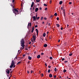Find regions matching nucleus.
Here are the masks:
<instances>
[{
  "mask_svg": "<svg viewBox=\"0 0 79 79\" xmlns=\"http://www.w3.org/2000/svg\"><path fill=\"white\" fill-rule=\"evenodd\" d=\"M56 76L55 75V76H54V78H56Z\"/></svg>",
  "mask_w": 79,
  "mask_h": 79,
  "instance_id": "obj_37",
  "label": "nucleus"
},
{
  "mask_svg": "<svg viewBox=\"0 0 79 79\" xmlns=\"http://www.w3.org/2000/svg\"><path fill=\"white\" fill-rule=\"evenodd\" d=\"M60 42V40H59L58 41V42Z\"/></svg>",
  "mask_w": 79,
  "mask_h": 79,
  "instance_id": "obj_56",
  "label": "nucleus"
},
{
  "mask_svg": "<svg viewBox=\"0 0 79 79\" xmlns=\"http://www.w3.org/2000/svg\"><path fill=\"white\" fill-rule=\"evenodd\" d=\"M13 66L14 65H11H11L10 66V68H12L13 67Z\"/></svg>",
  "mask_w": 79,
  "mask_h": 79,
  "instance_id": "obj_14",
  "label": "nucleus"
},
{
  "mask_svg": "<svg viewBox=\"0 0 79 79\" xmlns=\"http://www.w3.org/2000/svg\"><path fill=\"white\" fill-rule=\"evenodd\" d=\"M16 59H18V57L17 56L15 57Z\"/></svg>",
  "mask_w": 79,
  "mask_h": 79,
  "instance_id": "obj_58",
  "label": "nucleus"
},
{
  "mask_svg": "<svg viewBox=\"0 0 79 79\" xmlns=\"http://www.w3.org/2000/svg\"><path fill=\"white\" fill-rule=\"evenodd\" d=\"M39 10V9L38 8H36L35 9V12H37V11H38V10Z\"/></svg>",
  "mask_w": 79,
  "mask_h": 79,
  "instance_id": "obj_11",
  "label": "nucleus"
},
{
  "mask_svg": "<svg viewBox=\"0 0 79 79\" xmlns=\"http://www.w3.org/2000/svg\"><path fill=\"white\" fill-rule=\"evenodd\" d=\"M35 31H36V35H38V34H39V31L38 30V29H35Z\"/></svg>",
  "mask_w": 79,
  "mask_h": 79,
  "instance_id": "obj_7",
  "label": "nucleus"
},
{
  "mask_svg": "<svg viewBox=\"0 0 79 79\" xmlns=\"http://www.w3.org/2000/svg\"><path fill=\"white\" fill-rule=\"evenodd\" d=\"M14 10L13 11L14 13H15V15H18V13L19 12V11H18V10L16 9H14Z\"/></svg>",
  "mask_w": 79,
  "mask_h": 79,
  "instance_id": "obj_2",
  "label": "nucleus"
},
{
  "mask_svg": "<svg viewBox=\"0 0 79 79\" xmlns=\"http://www.w3.org/2000/svg\"><path fill=\"white\" fill-rule=\"evenodd\" d=\"M34 4V2H32V3L31 5V7H33Z\"/></svg>",
  "mask_w": 79,
  "mask_h": 79,
  "instance_id": "obj_9",
  "label": "nucleus"
},
{
  "mask_svg": "<svg viewBox=\"0 0 79 79\" xmlns=\"http://www.w3.org/2000/svg\"><path fill=\"white\" fill-rule=\"evenodd\" d=\"M36 1L37 2H38V0H36Z\"/></svg>",
  "mask_w": 79,
  "mask_h": 79,
  "instance_id": "obj_64",
  "label": "nucleus"
},
{
  "mask_svg": "<svg viewBox=\"0 0 79 79\" xmlns=\"http://www.w3.org/2000/svg\"><path fill=\"white\" fill-rule=\"evenodd\" d=\"M43 19H44V17H42L41 18L40 20H42Z\"/></svg>",
  "mask_w": 79,
  "mask_h": 79,
  "instance_id": "obj_28",
  "label": "nucleus"
},
{
  "mask_svg": "<svg viewBox=\"0 0 79 79\" xmlns=\"http://www.w3.org/2000/svg\"><path fill=\"white\" fill-rule=\"evenodd\" d=\"M35 8V7H33V10H34V8Z\"/></svg>",
  "mask_w": 79,
  "mask_h": 79,
  "instance_id": "obj_51",
  "label": "nucleus"
},
{
  "mask_svg": "<svg viewBox=\"0 0 79 79\" xmlns=\"http://www.w3.org/2000/svg\"><path fill=\"white\" fill-rule=\"evenodd\" d=\"M64 16L65 17V16H66V14H65V12H64Z\"/></svg>",
  "mask_w": 79,
  "mask_h": 79,
  "instance_id": "obj_30",
  "label": "nucleus"
},
{
  "mask_svg": "<svg viewBox=\"0 0 79 79\" xmlns=\"http://www.w3.org/2000/svg\"><path fill=\"white\" fill-rule=\"evenodd\" d=\"M18 52H19V53H21V52H20V50H19L18 51Z\"/></svg>",
  "mask_w": 79,
  "mask_h": 79,
  "instance_id": "obj_33",
  "label": "nucleus"
},
{
  "mask_svg": "<svg viewBox=\"0 0 79 79\" xmlns=\"http://www.w3.org/2000/svg\"><path fill=\"white\" fill-rule=\"evenodd\" d=\"M45 10H47V7H46L45 8Z\"/></svg>",
  "mask_w": 79,
  "mask_h": 79,
  "instance_id": "obj_40",
  "label": "nucleus"
},
{
  "mask_svg": "<svg viewBox=\"0 0 79 79\" xmlns=\"http://www.w3.org/2000/svg\"><path fill=\"white\" fill-rule=\"evenodd\" d=\"M49 40H50V39H51V36H49Z\"/></svg>",
  "mask_w": 79,
  "mask_h": 79,
  "instance_id": "obj_32",
  "label": "nucleus"
},
{
  "mask_svg": "<svg viewBox=\"0 0 79 79\" xmlns=\"http://www.w3.org/2000/svg\"><path fill=\"white\" fill-rule=\"evenodd\" d=\"M12 3H14L15 2V0H12Z\"/></svg>",
  "mask_w": 79,
  "mask_h": 79,
  "instance_id": "obj_43",
  "label": "nucleus"
},
{
  "mask_svg": "<svg viewBox=\"0 0 79 79\" xmlns=\"http://www.w3.org/2000/svg\"><path fill=\"white\" fill-rule=\"evenodd\" d=\"M57 20H59V18L58 17L57 18Z\"/></svg>",
  "mask_w": 79,
  "mask_h": 79,
  "instance_id": "obj_44",
  "label": "nucleus"
},
{
  "mask_svg": "<svg viewBox=\"0 0 79 79\" xmlns=\"http://www.w3.org/2000/svg\"><path fill=\"white\" fill-rule=\"evenodd\" d=\"M52 0H51L50 1V4H51V3H52Z\"/></svg>",
  "mask_w": 79,
  "mask_h": 79,
  "instance_id": "obj_38",
  "label": "nucleus"
},
{
  "mask_svg": "<svg viewBox=\"0 0 79 79\" xmlns=\"http://www.w3.org/2000/svg\"><path fill=\"white\" fill-rule=\"evenodd\" d=\"M6 72L7 74H9L10 73V69H7L6 70Z\"/></svg>",
  "mask_w": 79,
  "mask_h": 79,
  "instance_id": "obj_4",
  "label": "nucleus"
},
{
  "mask_svg": "<svg viewBox=\"0 0 79 79\" xmlns=\"http://www.w3.org/2000/svg\"><path fill=\"white\" fill-rule=\"evenodd\" d=\"M69 5H71V4H72V2H69Z\"/></svg>",
  "mask_w": 79,
  "mask_h": 79,
  "instance_id": "obj_42",
  "label": "nucleus"
},
{
  "mask_svg": "<svg viewBox=\"0 0 79 79\" xmlns=\"http://www.w3.org/2000/svg\"><path fill=\"white\" fill-rule=\"evenodd\" d=\"M44 47H47V45L46 44H45L44 45Z\"/></svg>",
  "mask_w": 79,
  "mask_h": 79,
  "instance_id": "obj_19",
  "label": "nucleus"
},
{
  "mask_svg": "<svg viewBox=\"0 0 79 79\" xmlns=\"http://www.w3.org/2000/svg\"><path fill=\"white\" fill-rule=\"evenodd\" d=\"M26 56V55L25 54H23V56Z\"/></svg>",
  "mask_w": 79,
  "mask_h": 79,
  "instance_id": "obj_52",
  "label": "nucleus"
},
{
  "mask_svg": "<svg viewBox=\"0 0 79 79\" xmlns=\"http://www.w3.org/2000/svg\"><path fill=\"white\" fill-rule=\"evenodd\" d=\"M29 26L30 27H31V23H28L27 27H29Z\"/></svg>",
  "mask_w": 79,
  "mask_h": 79,
  "instance_id": "obj_8",
  "label": "nucleus"
},
{
  "mask_svg": "<svg viewBox=\"0 0 79 79\" xmlns=\"http://www.w3.org/2000/svg\"><path fill=\"white\" fill-rule=\"evenodd\" d=\"M48 73H49L50 72V69H49L48 71Z\"/></svg>",
  "mask_w": 79,
  "mask_h": 79,
  "instance_id": "obj_29",
  "label": "nucleus"
},
{
  "mask_svg": "<svg viewBox=\"0 0 79 79\" xmlns=\"http://www.w3.org/2000/svg\"><path fill=\"white\" fill-rule=\"evenodd\" d=\"M44 22H42V24H44Z\"/></svg>",
  "mask_w": 79,
  "mask_h": 79,
  "instance_id": "obj_59",
  "label": "nucleus"
},
{
  "mask_svg": "<svg viewBox=\"0 0 79 79\" xmlns=\"http://www.w3.org/2000/svg\"><path fill=\"white\" fill-rule=\"evenodd\" d=\"M54 70L55 72H56V71H58V70H57V69H56V68H55L54 69Z\"/></svg>",
  "mask_w": 79,
  "mask_h": 79,
  "instance_id": "obj_18",
  "label": "nucleus"
},
{
  "mask_svg": "<svg viewBox=\"0 0 79 79\" xmlns=\"http://www.w3.org/2000/svg\"><path fill=\"white\" fill-rule=\"evenodd\" d=\"M28 59L29 60H32V57L30 56H28Z\"/></svg>",
  "mask_w": 79,
  "mask_h": 79,
  "instance_id": "obj_13",
  "label": "nucleus"
},
{
  "mask_svg": "<svg viewBox=\"0 0 79 79\" xmlns=\"http://www.w3.org/2000/svg\"><path fill=\"white\" fill-rule=\"evenodd\" d=\"M59 78H61V76H59Z\"/></svg>",
  "mask_w": 79,
  "mask_h": 79,
  "instance_id": "obj_61",
  "label": "nucleus"
},
{
  "mask_svg": "<svg viewBox=\"0 0 79 79\" xmlns=\"http://www.w3.org/2000/svg\"><path fill=\"white\" fill-rule=\"evenodd\" d=\"M44 55V53L42 52V53H41V55Z\"/></svg>",
  "mask_w": 79,
  "mask_h": 79,
  "instance_id": "obj_46",
  "label": "nucleus"
},
{
  "mask_svg": "<svg viewBox=\"0 0 79 79\" xmlns=\"http://www.w3.org/2000/svg\"><path fill=\"white\" fill-rule=\"evenodd\" d=\"M45 35H46V34L45 33H44L43 34V37H45Z\"/></svg>",
  "mask_w": 79,
  "mask_h": 79,
  "instance_id": "obj_20",
  "label": "nucleus"
},
{
  "mask_svg": "<svg viewBox=\"0 0 79 79\" xmlns=\"http://www.w3.org/2000/svg\"><path fill=\"white\" fill-rule=\"evenodd\" d=\"M45 66H47V63H45Z\"/></svg>",
  "mask_w": 79,
  "mask_h": 79,
  "instance_id": "obj_45",
  "label": "nucleus"
},
{
  "mask_svg": "<svg viewBox=\"0 0 79 79\" xmlns=\"http://www.w3.org/2000/svg\"><path fill=\"white\" fill-rule=\"evenodd\" d=\"M36 34H35L34 35H33V41H35V40H36Z\"/></svg>",
  "mask_w": 79,
  "mask_h": 79,
  "instance_id": "obj_3",
  "label": "nucleus"
},
{
  "mask_svg": "<svg viewBox=\"0 0 79 79\" xmlns=\"http://www.w3.org/2000/svg\"><path fill=\"white\" fill-rule=\"evenodd\" d=\"M40 58V55H38L37 56V58Z\"/></svg>",
  "mask_w": 79,
  "mask_h": 79,
  "instance_id": "obj_15",
  "label": "nucleus"
},
{
  "mask_svg": "<svg viewBox=\"0 0 79 79\" xmlns=\"http://www.w3.org/2000/svg\"><path fill=\"white\" fill-rule=\"evenodd\" d=\"M56 25L57 26V27H60V25L59 24H56Z\"/></svg>",
  "mask_w": 79,
  "mask_h": 79,
  "instance_id": "obj_21",
  "label": "nucleus"
},
{
  "mask_svg": "<svg viewBox=\"0 0 79 79\" xmlns=\"http://www.w3.org/2000/svg\"><path fill=\"white\" fill-rule=\"evenodd\" d=\"M30 62H31V61H28L27 62V64H29V63H30Z\"/></svg>",
  "mask_w": 79,
  "mask_h": 79,
  "instance_id": "obj_39",
  "label": "nucleus"
},
{
  "mask_svg": "<svg viewBox=\"0 0 79 79\" xmlns=\"http://www.w3.org/2000/svg\"><path fill=\"white\" fill-rule=\"evenodd\" d=\"M25 47L26 48H27V46H25Z\"/></svg>",
  "mask_w": 79,
  "mask_h": 79,
  "instance_id": "obj_63",
  "label": "nucleus"
},
{
  "mask_svg": "<svg viewBox=\"0 0 79 79\" xmlns=\"http://www.w3.org/2000/svg\"><path fill=\"white\" fill-rule=\"evenodd\" d=\"M54 16V15H52L51 16L50 18H52H52H53V17Z\"/></svg>",
  "mask_w": 79,
  "mask_h": 79,
  "instance_id": "obj_22",
  "label": "nucleus"
},
{
  "mask_svg": "<svg viewBox=\"0 0 79 79\" xmlns=\"http://www.w3.org/2000/svg\"><path fill=\"white\" fill-rule=\"evenodd\" d=\"M49 76L50 77H52V74H50L49 75Z\"/></svg>",
  "mask_w": 79,
  "mask_h": 79,
  "instance_id": "obj_17",
  "label": "nucleus"
},
{
  "mask_svg": "<svg viewBox=\"0 0 79 79\" xmlns=\"http://www.w3.org/2000/svg\"><path fill=\"white\" fill-rule=\"evenodd\" d=\"M47 18H46V17H44V19H45V20H47Z\"/></svg>",
  "mask_w": 79,
  "mask_h": 79,
  "instance_id": "obj_34",
  "label": "nucleus"
},
{
  "mask_svg": "<svg viewBox=\"0 0 79 79\" xmlns=\"http://www.w3.org/2000/svg\"><path fill=\"white\" fill-rule=\"evenodd\" d=\"M15 66H16L15 65L14 66H13L14 68L15 67Z\"/></svg>",
  "mask_w": 79,
  "mask_h": 79,
  "instance_id": "obj_62",
  "label": "nucleus"
},
{
  "mask_svg": "<svg viewBox=\"0 0 79 79\" xmlns=\"http://www.w3.org/2000/svg\"><path fill=\"white\" fill-rule=\"evenodd\" d=\"M44 76V74L43 73L41 74V77H43Z\"/></svg>",
  "mask_w": 79,
  "mask_h": 79,
  "instance_id": "obj_35",
  "label": "nucleus"
},
{
  "mask_svg": "<svg viewBox=\"0 0 79 79\" xmlns=\"http://www.w3.org/2000/svg\"><path fill=\"white\" fill-rule=\"evenodd\" d=\"M38 26L37 25H36L35 26V27H38Z\"/></svg>",
  "mask_w": 79,
  "mask_h": 79,
  "instance_id": "obj_47",
  "label": "nucleus"
},
{
  "mask_svg": "<svg viewBox=\"0 0 79 79\" xmlns=\"http://www.w3.org/2000/svg\"><path fill=\"white\" fill-rule=\"evenodd\" d=\"M31 44V42L30 41L29 43V44Z\"/></svg>",
  "mask_w": 79,
  "mask_h": 79,
  "instance_id": "obj_57",
  "label": "nucleus"
},
{
  "mask_svg": "<svg viewBox=\"0 0 79 79\" xmlns=\"http://www.w3.org/2000/svg\"><path fill=\"white\" fill-rule=\"evenodd\" d=\"M32 18H33V21H35L36 20V17L35 16H34L33 17H32Z\"/></svg>",
  "mask_w": 79,
  "mask_h": 79,
  "instance_id": "obj_6",
  "label": "nucleus"
},
{
  "mask_svg": "<svg viewBox=\"0 0 79 79\" xmlns=\"http://www.w3.org/2000/svg\"><path fill=\"white\" fill-rule=\"evenodd\" d=\"M40 18V17H38L36 18V19L37 20H38Z\"/></svg>",
  "mask_w": 79,
  "mask_h": 79,
  "instance_id": "obj_26",
  "label": "nucleus"
},
{
  "mask_svg": "<svg viewBox=\"0 0 79 79\" xmlns=\"http://www.w3.org/2000/svg\"><path fill=\"white\" fill-rule=\"evenodd\" d=\"M66 71H66V69H64L63 71L64 73H66Z\"/></svg>",
  "mask_w": 79,
  "mask_h": 79,
  "instance_id": "obj_24",
  "label": "nucleus"
},
{
  "mask_svg": "<svg viewBox=\"0 0 79 79\" xmlns=\"http://www.w3.org/2000/svg\"><path fill=\"white\" fill-rule=\"evenodd\" d=\"M11 64L12 65H13V66H14V65L15 64V62H14V60H13L12 61Z\"/></svg>",
  "mask_w": 79,
  "mask_h": 79,
  "instance_id": "obj_5",
  "label": "nucleus"
},
{
  "mask_svg": "<svg viewBox=\"0 0 79 79\" xmlns=\"http://www.w3.org/2000/svg\"><path fill=\"white\" fill-rule=\"evenodd\" d=\"M30 10H31V11H32V8L31 7V8H30Z\"/></svg>",
  "mask_w": 79,
  "mask_h": 79,
  "instance_id": "obj_53",
  "label": "nucleus"
},
{
  "mask_svg": "<svg viewBox=\"0 0 79 79\" xmlns=\"http://www.w3.org/2000/svg\"><path fill=\"white\" fill-rule=\"evenodd\" d=\"M44 5L45 6H47V5L46 4H44Z\"/></svg>",
  "mask_w": 79,
  "mask_h": 79,
  "instance_id": "obj_25",
  "label": "nucleus"
},
{
  "mask_svg": "<svg viewBox=\"0 0 79 79\" xmlns=\"http://www.w3.org/2000/svg\"><path fill=\"white\" fill-rule=\"evenodd\" d=\"M49 58L50 60H52L53 59L52 57H50Z\"/></svg>",
  "mask_w": 79,
  "mask_h": 79,
  "instance_id": "obj_27",
  "label": "nucleus"
},
{
  "mask_svg": "<svg viewBox=\"0 0 79 79\" xmlns=\"http://www.w3.org/2000/svg\"><path fill=\"white\" fill-rule=\"evenodd\" d=\"M64 58H62V61H64Z\"/></svg>",
  "mask_w": 79,
  "mask_h": 79,
  "instance_id": "obj_36",
  "label": "nucleus"
},
{
  "mask_svg": "<svg viewBox=\"0 0 79 79\" xmlns=\"http://www.w3.org/2000/svg\"><path fill=\"white\" fill-rule=\"evenodd\" d=\"M21 44V46L23 47H24L25 46L24 45V44H25V42H24V38H23L20 41Z\"/></svg>",
  "mask_w": 79,
  "mask_h": 79,
  "instance_id": "obj_1",
  "label": "nucleus"
},
{
  "mask_svg": "<svg viewBox=\"0 0 79 79\" xmlns=\"http://www.w3.org/2000/svg\"><path fill=\"white\" fill-rule=\"evenodd\" d=\"M73 55V54L72 53H70L69 54V56H72Z\"/></svg>",
  "mask_w": 79,
  "mask_h": 79,
  "instance_id": "obj_31",
  "label": "nucleus"
},
{
  "mask_svg": "<svg viewBox=\"0 0 79 79\" xmlns=\"http://www.w3.org/2000/svg\"><path fill=\"white\" fill-rule=\"evenodd\" d=\"M54 16H57V13H55L54 14Z\"/></svg>",
  "mask_w": 79,
  "mask_h": 79,
  "instance_id": "obj_23",
  "label": "nucleus"
},
{
  "mask_svg": "<svg viewBox=\"0 0 79 79\" xmlns=\"http://www.w3.org/2000/svg\"><path fill=\"white\" fill-rule=\"evenodd\" d=\"M39 9L40 10H42V7H40L39 8Z\"/></svg>",
  "mask_w": 79,
  "mask_h": 79,
  "instance_id": "obj_49",
  "label": "nucleus"
},
{
  "mask_svg": "<svg viewBox=\"0 0 79 79\" xmlns=\"http://www.w3.org/2000/svg\"><path fill=\"white\" fill-rule=\"evenodd\" d=\"M63 27H61V30H63Z\"/></svg>",
  "mask_w": 79,
  "mask_h": 79,
  "instance_id": "obj_54",
  "label": "nucleus"
},
{
  "mask_svg": "<svg viewBox=\"0 0 79 79\" xmlns=\"http://www.w3.org/2000/svg\"><path fill=\"white\" fill-rule=\"evenodd\" d=\"M48 67L49 68H51V66H48Z\"/></svg>",
  "mask_w": 79,
  "mask_h": 79,
  "instance_id": "obj_48",
  "label": "nucleus"
},
{
  "mask_svg": "<svg viewBox=\"0 0 79 79\" xmlns=\"http://www.w3.org/2000/svg\"><path fill=\"white\" fill-rule=\"evenodd\" d=\"M63 3V2L62 1H60L59 2L60 5H61V4Z\"/></svg>",
  "mask_w": 79,
  "mask_h": 79,
  "instance_id": "obj_16",
  "label": "nucleus"
},
{
  "mask_svg": "<svg viewBox=\"0 0 79 79\" xmlns=\"http://www.w3.org/2000/svg\"><path fill=\"white\" fill-rule=\"evenodd\" d=\"M34 27H32V30L31 31V32L33 33V32H34Z\"/></svg>",
  "mask_w": 79,
  "mask_h": 79,
  "instance_id": "obj_10",
  "label": "nucleus"
},
{
  "mask_svg": "<svg viewBox=\"0 0 79 79\" xmlns=\"http://www.w3.org/2000/svg\"><path fill=\"white\" fill-rule=\"evenodd\" d=\"M27 73L28 74H29V73H30V72L29 71H27Z\"/></svg>",
  "mask_w": 79,
  "mask_h": 79,
  "instance_id": "obj_41",
  "label": "nucleus"
},
{
  "mask_svg": "<svg viewBox=\"0 0 79 79\" xmlns=\"http://www.w3.org/2000/svg\"><path fill=\"white\" fill-rule=\"evenodd\" d=\"M67 27H69V25H67Z\"/></svg>",
  "mask_w": 79,
  "mask_h": 79,
  "instance_id": "obj_60",
  "label": "nucleus"
},
{
  "mask_svg": "<svg viewBox=\"0 0 79 79\" xmlns=\"http://www.w3.org/2000/svg\"><path fill=\"white\" fill-rule=\"evenodd\" d=\"M21 61H22V60H21L19 62L17 63V65L19 64H20V63H21Z\"/></svg>",
  "mask_w": 79,
  "mask_h": 79,
  "instance_id": "obj_12",
  "label": "nucleus"
},
{
  "mask_svg": "<svg viewBox=\"0 0 79 79\" xmlns=\"http://www.w3.org/2000/svg\"><path fill=\"white\" fill-rule=\"evenodd\" d=\"M64 63H68V61H64Z\"/></svg>",
  "mask_w": 79,
  "mask_h": 79,
  "instance_id": "obj_50",
  "label": "nucleus"
},
{
  "mask_svg": "<svg viewBox=\"0 0 79 79\" xmlns=\"http://www.w3.org/2000/svg\"><path fill=\"white\" fill-rule=\"evenodd\" d=\"M32 72H33V71L32 70L31 71V73H32Z\"/></svg>",
  "mask_w": 79,
  "mask_h": 79,
  "instance_id": "obj_55",
  "label": "nucleus"
}]
</instances>
